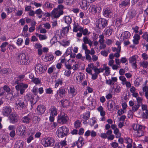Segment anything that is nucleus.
<instances>
[{
    "instance_id": "nucleus-13",
    "label": "nucleus",
    "mask_w": 148,
    "mask_h": 148,
    "mask_svg": "<svg viewBox=\"0 0 148 148\" xmlns=\"http://www.w3.org/2000/svg\"><path fill=\"white\" fill-rule=\"evenodd\" d=\"M12 112V110L10 107L5 106L3 108L2 113L4 116H8Z\"/></svg>"
},
{
    "instance_id": "nucleus-49",
    "label": "nucleus",
    "mask_w": 148,
    "mask_h": 148,
    "mask_svg": "<svg viewBox=\"0 0 148 148\" xmlns=\"http://www.w3.org/2000/svg\"><path fill=\"white\" fill-rule=\"evenodd\" d=\"M136 100L137 101V104H139V105H140V104H142V101L143 100V99L139 97H138L136 98Z\"/></svg>"
},
{
    "instance_id": "nucleus-46",
    "label": "nucleus",
    "mask_w": 148,
    "mask_h": 148,
    "mask_svg": "<svg viewBox=\"0 0 148 148\" xmlns=\"http://www.w3.org/2000/svg\"><path fill=\"white\" fill-rule=\"evenodd\" d=\"M115 105V102L113 101H111L110 102L109 105L108 106V107L110 110H111L114 106Z\"/></svg>"
},
{
    "instance_id": "nucleus-28",
    "label": "nucleus",
    "mask_w": 148,
    "mask_h": 148,
    "mask_svg": "<svg viewBox=\"0 0 148 148\" xmlns=\"http://www.w3.org/2000/svg\"><path fill=\"white\" fill-rule=\"evenodd\" d=\"M97 8L95 5L90 6L89 9V11L92 14H95L97 12Z\"/></svg>"
},
{
    "instance_id": "nucleus-47",
    "label": "nucleus",
    "mask_w": 148,
    "mask_h": 148,
    "mask_svg": "<svg viewBox=\"0 0 148 148\" xmlns=\"http://www.w3.org/2000/svg\"><path fill=\"white\" fill-rule=\"evenodd\" d=\"M140 65L145 68H147L148 66V62L147 61H143L142 62H140Z\"/></svg>"
},
{
    "instance_id": "nucleus-29",
    "label": "nucleus",
    "mask_w": 148,
    "mask_h": 148,
    "mask_svg": "<svg viewBox=\"0 0 148 148\" xmlns=\"http://www.w3.org/2000/svg\"><path fill=\"white\" fill-rule=\"evenodd\" d=\"M125 140L126 141V143L128 144V145L127 146V148H131L132 146V139L129 138H126Z\"/></svg>"
},
{
    "instance_id": "nucleus-9",
    "label": "nucleus",
    "mask_w": 148,
    "mask_h": 148,
    "mask_svg": "<svg viewBox=\"0 0 148 148\" xmlns=\"http://www.w3.org/2000/svg\"><path fill=\"white\" fill-rule=\"evenodd\" d=\"M69 118L66 114H62L58 116V123L63 124L66 123L68 121Z\"/></svg>"
},
{
    "instance_id": "nucleus-19",
    "label": "nucleus",
    "mask_w": 148,
    "mask_h": 148,
    "mask_svg": "<svg viewBox=\"0 0 148 148\" xmlns=\"http://www.w3.org/2000/svg\"><path fill=\"white\" fill-rule=\"evenodd\" d=\"M89 4V3H88L86 0H83L80 3V5L82 9L84 10H86L87 9Z\"/></svg>"
},
{
    "instance_id": "nucleus-30",
    "label": "nucleus",
    "mask_w": 148,
    "mask_h": 148,
    "mask_svg": "<svg viewBox=\"0 0 148 148\" xmlns=\"http://www.w3.org/2000/svg\"><path fill=\"white\" fill-rule=\"evenodd\" d=\"M130 3L129 0H127L123 1L121 2V3L119 4V6L120 8L124 6H126L129 5Z\"/></svg>"
},
{
    "instance_id": "nucleus-64",
    "label": "nucleus",
    "mask_w": 148,
    "mask_h": 148,
    "mask_svg": "<svg viewBox=\"0 0 148 148\" xmlns=\"http://www.w3.org/2000/svg\"><path fill=\"white\" fill-rule=\"evenodd\" d=\"M55 68V67L53 66H52L49 68L48 71V73L49 74H51L53 72V70Z\"/></svg>"
},
{
    "instance_id": "nucleus-58",
    "label": "nucleus",
    "mask_w": 148,
    "mask_h": 148,
    "mask_svg": "<svg viewBox=\"0 0 148 148\" xmlns=\"http://www.w3.org/2000/svg\"><path fill=\"white\" fill-rule=\"evenodd\" d=\"M69 29V27H65L63 28L62 30V32L64 34H66L68 32Z\"/></svg>"
},
{
    "instance_id": "nucleus-59",
    "label": "nucleus",
    "mask_w": 148,
    "mask_h": 148,
    "mask_svg": "<svg viewBox=\"0 0 148 148\" xmlns=\"http://www.w3.org/2000/svg\"><path fill=\"white\" fill-rule=\"evenodd\" d=\"M35 47L36 48L39 49H41L42 46L40 44L37 43L35 45Z\"/></svg>"
},
{
    "instance_id": "nucleus-42",
    "label": "nucleus",
    "mask_w": 148,
    "mask_h": 148,
    "mask_svg": "<svg viewBox=\"0 0 148 148\" xmlns=\"http://www.w3.org/2000/svg\"><path fill=\"white\" fill-rule=\"evenodd\" d=\"M97 110L98 111L100 112V114L102 116H104L105 114V112L103 110V107L100 106L99 107Z\"/></svg>"
},
{
    "instance_id": "nucleus-5",
    "label": "nucleus",
    "mask_w": 148,
    "mask_h": 148,
    "mask_svg": "<svg viewBox=\"0 0 148 148\" xmlns=\"http://www.w3.org/2000/svg\"><path fill=\"white\" fill-rule=\"evenodd\" d=\"M54 142L55 140L52 138L48 137L44 139L42 144L45 147H52L54 145Z\"/></svg>"
},
{
    "instance_id": "nucleus-18",
    "label": "nucleus",
    "mask_w": 148,
    "mask_h": 148,
    "mask_svg": "<svg viewBox=\"0 0 148 148\" xmlns=\"http://www.w3.org/2000/svg\"><path fill=\"white\" fill-rule=\"evenodd\" d=\"M36 109L37 113L38 114H42L45 111L46 108L43 105H39L37 107Z\"/></svg>"
},
{
    "instance_id": "nucleus-62",
    "label": "nucleus",
    "mask_w": 148,
    "mask_h": 148,
    "mask_svg": "<svg viewBox=\"0 0 148 148\" xmlns=\"http://www.w3.org/2000/svg\"><path fill=\"white\" fill-rule=\"evenodd\" d=\"M146 84L147 82H146L145 83V86L143 88V92H145L148 91V87L146 86Z\"/></svg>"
},
{
    "instance_id": "nucleus-11",
    "label": "nucleus",
    "mask_w": 148,
    "mask_h": 148,
    "mask_svg": "<svg viewBox=\"0 0 148 148\" xmlns=\"http://www.w3.org/2000/svg\"><path fill=\"white\" fill-rule=\"evenodd\" d=\"M35 70L39 73H42L45 72L47 68L44 67L41 64H38L35 67Z\"/></svg>"
},
{
    "instance_id": "nucleus-4",
    "label": "nucleus",
    "mask_w": 148,
    "mask_h": 148,
    "mask_svg": "<svg viewBox=\"0 0 148 148\" xmlns=\"http://www.w3.org/2000/svg\"><path fill=\"white\" fill-rule=\"evenodd\" d=\"M9 119L10 123L15 124L20 120L18 115L15 113H12L9 116Z\"/></svg>"
},
{
    "instance_id": "nucleus-34",
    "label": "nucleus",
    "mask_w": 148,
    "mask_h": 148,
    "mask_svg": "<svg viewBox=\"0 0 148 148\" xmlns=\"http://www.w3.org/2000/svg\"><path fill=\"white\" fill-rule=\"evenodd\" d=\"M69 93L72 97L76 95V92L75 91V88L73 87H70L69 90Z\"/></svg>"
},
{
    "instance_id": "nucleus-33",
    "label": "nucleus",
    "mask_w": 148,
    "mask_h": 148,
    "mask_svg": "<svg viewBox=\"0 0 148 148\" xmlns=\"http://www.w3.org/2000/svg\"><path fill=\"white\" fill-rule=\"evenodd\" d=\"M123 40L127 39L129 38L131 36L130 33L128 31H125L123 33Z\"/></svg>"
},
{
    "instance_id": "nucleus-60",
    "label": "nucleus",
    "mask_w": 148,
    "mask_h": 148,
    "mask_svg": "<svg viewBox=\"0 0 148 148\" xmlns=\"http://www.w3.org/2000/svg\"><path fill=\"white\" fill-rule=\"evenodd\" d=\"M38 88L34 86L33 87L32 91L34 93V94L35 95V96L37 95V94L38 93Z\"/></svg>"
},
{
    "instance_id": "nucleus-35",
    "label": "nucleus",
    "mask_w": 148,
    "mask_h": 148,
    "mask_svg": "<svg viewBox=\"0 0 148 148\" xmlns=\"http://www.w3.org/2000/svg\"><path fill=\"white\" fill-rule=\"evenodd\" d=\"M7 136L6 135L1 134L0 136V140H1V143H5L7 142L6 138Z\"/></svg>"
},
{
    "instance_id": "nucleus-52",
    "label": "nucleus",
    "mask_w": 148,
    "mask_h": 148,
    "mask_svg": "<svg viewBox=\"0 0 148 148\" xmlns=\"http://www.w3.org/2000/svg\"><path fill=\"white\" fill-rule=\"evenodd\" d=\"M121 22L122 18H119L117 19L116 23L117 24V25L119 26L120 25H121Z\"/></svg>"
},
{
    "instance_id": "nucleus-2",
    "label": "nucleus",
    "mask_w": 148,
    "mask_h": 148,
    "mask_svg": "<svg viewBox=\"0 0 148 148\" xmlns=\"http://www.w3.org/2000/svg\"><path fill=\"white\" fill-rule=\"evenodd\" d=\"M97 27L102 29L107 25L108 21L104 18H100L97 20Z\"/></svg>"
},
{
    "instance_id": "nucleus-50",
    "label": "nucleus",
    "mask_w": 148,
    "mask_h": 148,
    "mask_svg": "<svg viewBox=\"0 0 148 148\" xmlns=\"http://www.w3.org/2000/svg\"><path fill=\"white\" fill-rule=\"evenodd\" d=\"M121 52V50H120V48H118V49L117 50V52L115 53L114 54V57H116V58H119L120 56V53Z\"/></svg>"
},
{
    "instance_id": "nucleus-12",
    "label": "nucleus",
    "mask_w": 148,
    "mask_h": 148,
    "mask_svg": "<svg viewBox=\"0 0 148 148\" xmlns=\"http://www.w3.org/2000/svg\"><path fill=\"white\" fill-rule=\"evenodd\" d=\"M66 92V88L63 87H61L57 91L56 95L57 97L59 96L60 97H63L65 96Z\"/></svg>"
},
{
    "instance_id": "nucleus-1",
    "label": "nucleus",
    "mask_w": 148,
    "mask_h": 148,
    "mask_svg": "<svg viewBox=\"0 0 148 148\" xmlns=\"http://www.w3.org/2000/svg\"><path fill=\"white\" fill-rule=\"evenodd\" d=\"M69 132V130L65 126L59 127L57 131V135L59 138H62L66 136Z\"/></svg>"
},
{
    "instance_id": "nucleus-10",
    "label": "nucleus",
    "mask_w": 148,
    "mask_h": 148,
    "mask_svg": "<svg viewBox=\"0 0 148 148\" xmlns=\"http://www.w3.org/2000/svg\"><path fill=\"white\" fill-rule=\"evenodd\" d=\"M63 11H60L59 9H55L53 10L51 14L55 18H57L63 14Z\"/></svg>"
},
{
    "instance_id": "nucleus-27",
    "label": "nucleus",
    "mask_w": 148,
    "mask_h": 148,
    "mask_svg": "<svg viewBox=\"0 0 148 148\" xmlns=\"http://www.w3.org/2000/svg\"><path fill=\"white\" fill-rule=\"evenodd\" d=\"M61 105L63 107H66L69 105L70 102L69 100L66 99H63L60 102Z\"/></svg>"
},
{
    "instance_id": "nucleus-51",
    "label": "nucleus",
    "mask_w": 148,
    "mask_h": 148,
    "mask_svg": "<svg viewBox=\"0 0 148 148\" xmlns=\"http://www.w3.org/2000/svg\"><path fill=\"white\" fill-rule=\"evenodd\" d=\"M45 57L46 58H48V60L49 61L52 60L54 58V56L53 55H48L47 56H45Z\"/></svg>"
},
{
    "instance_id": "nucleus-24",
    "label": "nucleus",
    "mask_w": 148,
    "mask_h": 148,
    "mask_svg": "<svg viewBox=\"0 0 148 148\" xmlns=\"http://www.w3.org/2000/svg\"><path fill=\"white\" fill-rule=\"evenodd\" d=\"M84 144V141L82 137L79 138L78 141L76 142V145L78 148L81 147Z\"/></svg>"
},
{
    "instance_id": "nucleus-43",
    "label": "nucleus",
    "mask_w": 148,
    "mask_h": 148,
    "mask_svg": "<svg viewBox=\"0 0 148 148\" xmlns=\"http://www.w3.org/2000/svg\"><path fill=\"white\" fill-rule=\"evenodd\" d=\"M114 133L116 135V137L117 138H118L120 137L121 134L119 132V130L118 128H116L114 130Z\"/></svg>"
},
{
    "instance_id": "nucleus-23",
    "label": "nucleus",
    "mask_w": 148,
    "mask_h": 148,
    "mask_svg": "<svg viewBox=\"0 0 148 148\" xmlns=\"http://www.w3.org/2000/svg\"><path fill=\"white\" fill-rule=\"evenodd\" d=\"M31 121V119L29 115L24 116L21 119V121L25 123H29Z\"/></svg>"
},
{
    "instance_id": "nucleus-22",
    "label": "nucleus",
    "mask_w": 148,
    "mask_h": 148,
    "mask_svg": "<svg viewBox=\"0 0 148 148\" xmlns=\"http://www.w3.org/2000/svg\"><path fill=\"white\" fill-rule=\"evenodd\" d=\"M24 143L22 140L17 141L14 145L15 148H23Z\"/></svg>"
},
{
    "instance_id": "nucleus-36",
    "label": "nucleus",
    "mask_w": 148,
    "mask_h": 148,
    "mask_svg": "<svg viewBox=\"0 0 148 148\" xmlns=\"http://www.w3.org/2000/svg\"><path fill=\"white\" fill-rule=\"evenodd\" d=\"M8 43L7 42H3L1 45L0 47L1 51L3 52H4L6 51L5 47L8 45Z\"/></svg>"
},
{
    "instance_id": "nucleus-48",
    "label": "nucleus",
    "mask_w": 148,
    "mask_h": 148,
    "mask_svg": "<svg viewBox=\"0 0 148 148\" xmlns=\"http://www.w3.org/2000/svg\"><path fill=\"white\" fill-rule=\"evenodd\" d=\"M99 38H100L99 42L101 44H102L104 43V36L102 34L99 36Z\"/></svg>"
},
{
    "instance_id": "nucleus-17",
    "label": "nucleus",
    "mask_w": 148,
    "mask_h": 148,
    "mask_svg": "<svg viewBox=\"0 0 148 148\" xmlns=\"http://www.w3.org/2000/svg\"><path fill=\"white\" fill-rule=\"evenodd\" d=\"M136 14L135 10L134 9H131L128 12L127 17H129L130 19H132L135 16Z\"/></svg>"
},
{
    "instance_id": "nucleus-25",
    "label": "nucleus",
    "mask_w": 148,
    "mask_h": 148,
    "mask_svg": "<svg viewBox=\"0 0 148 148\" xmlns=\"http://www.w3.org/2000/svg\"><path fill=\"white\" fill-rule=\"evenodd\" d=\"M55 88H57L59 85L61 86L63 84V79L62 78H59L55 81Z\"/></svg>"
},
{
    "instance_id": "nucleus-44",
    "label": "nucleus",
    "mask_w": 148,
    "mask_h": 148,
    "mask_svg": "<svg viewBox=\"0 0 148 148\" xmlns=\"http://www.w3.org/2000/svg\"><path fill=\"white\" fill-rule=\"evenodd\" d=\"M40 118L38 116H35L33 118V122L35 123H38L39 122L40 120Z\"/></svg>"
},
{
    "instance_id": "nucleus-32",
    "label": "nucleus",
    "mask_w": 148,
    "mask_h": 148,
    "mask_svg": "<svg viewBox=\"0 0 148 148\" xmlns=\"http://www.w3.org/2000/svg\"><path fill=\"white\" fill-rule=\"evenodd\" d=\"M112 32V29L111 27L107 29L104 33V34L107 36H108L111 35Z\"/></svg>"
},
{
    "instance_id": "nucleus-57",
    "label": "nucleus",
    "mask_w": 148,
    "mask_h": 148,
    "mask_svg": "<svg viewBox=\"0 0 148 148\" xmlns=\"http://www.w3.org/2000/svg\"><path fill=\"white\" fill-rule=\"evenodd\" d=\"M142 36L144 39L148 42V34L147 33H144Z\"/></svg>"
},
{
    "instance_id": "nucleus-37",
    "label": "nucleus",
    "mask_w": 148,
    "mask_h": 148,
    "mask_svg": "<svg viewBox=\"0 0 148 148\" xmlns=\"http://www.w3.org/2000/svg\"><path fill=\"white\" fill-rule=\"evenodd\" d=\"M43 6L49 8H53L54 6L53 4L47 1L43 5Z\"/></svg>"
},
{
    "instance_id": "nucleus-15",
    "label": "nucleus",
    "mask_w": 148,
    "mask_h": 148,
    "mask_svg": "<svg viewBox=\"0 0 148 148\" xmlns=\"http://www.w3.org/2000/svg\"><path fill=\"white\" fill-rule=\"evenodd\" d=\"M17 132L21 136L25 135L26 133V128L24 125H21L17 128Z\"/></svg>"
},
{
    "instance_id": "nucleus-8",
    "label": "nucleus",
    "mask_w": 148,
    "mask_h": 148,
    "mask_svg": "<svg viewBox=\"0 0 148 148\" xmlns=\"http://www.w3.org/2000/svg\"><path fill=\"white\" fill-rule=\"evenodd\" d=\"M18 62L20 64H27V60L26 58V55L25 53H21L18 56Z\"/></svg>"
},
{
    "instance_id": "nucleus-26",
    "label": "nucleus",
    "mask_w": 148,
    "mask_h": 148,
    "mask_svg": "<svg viewBox=\"0 0 148 148\" xmlns=\"http://www.w3.org/2000/svg\"><path fill=\"white\" fill-rule=\"evenodd\" d=\"M83 40L84 44H88L90 47H91L92 45V42L87 37H85L83 38Z\"/></svg>"
},
{
    "instance_id": "nucleus-63",
    "label": "nucleus",
    "mask_w": 148,
    "mask_h": 148,
    "mask_svg": "<svg viewBox=\"0 0 148 148\" xmlns=\"http://www.w3.org/2000/svg\"><path fill=\"white\" fill-rule=\"evenodd\" d=\"M71 74V71L70 70H66L64 72V74L67 77H69Z\"/></svg>"
},
{
    "instance_id": "nucleus-7",
    "label": "nucleus",
    "mask_w": 148,
    "mask_h": 148,
    "mask_svg": "<svg viewBox=\"0 0 148 148\" xmlns=\"http://www.w3.org/2000/svg\"><path fill=\"white\" fill-rule=\"evenodd\" d=\"M36 99L34 98V96L32 94L28 93L25 96V99H27L30 101L31 104H35L39 99V97L38 96H36Z\"/></svg>"
},
{
    "instance_id": "nucleus-20",
    "label": "nucleus",
    "mask_w": 148,
    "mask_h": 148,
    "mask_svg": "<svg viewBox=\"0 0 148 148\" xmlns=\"http://www.w3.org/2000/svg\"><path fill=\"white\" fill-rule=\"evenodd\" d=\"M145 127L143 126L141 127V129L138 131L136 132V136L138 137H140L143 136L144 135L145 131Z\"/></svg>"
},
{
    "instance_id": "nucleus-16",
    "label": "nucleus",
    "mask_w": 148,
    "mask_h": 148,
    "mask_svg": "<svg viewBox=\"0 0 148 148\" xmlns=\"http://www.w3.org/2000/svg\"><path fill=\"white\" fill-rule=\"evenodd\" d=\"M129 60L130 63L132 64L133 68L135 69H136L137 66L136 64V56H134L130 57Z\"/></svg>"
},
{
    "instance_id": "nucleus-56",
    "label": "nucleus",
    "mask_w": 148,
    "mask_h": 148,
    "mask_svg": "<svg viewBox=\"0 0 148 148\" xmlns=\"http://www.w3.org/2000/svg\"><path fill=\"white\" fill-rule=\"evenodd\" d=\"M53 90L51 88L47 89L46 90V93L47 94H51L53 93Z\"/></svg>"
},
{
    "instance_id": "nucleus-61",
    "label": "nucleus",
    "mask_w": 148,
    "mask_h": 148,
    "mask_svg": "<svg viewBox=\"0 0 148 148\" xmlns=\"http://www.w3.org/2000/svg\"><path fill=\"white\" fill-rule=\"evenodd\" d=\"M39 37L40 40H43L47 38V37L45 35H43L40 34L39 36Z\"/></svg>"
},
{
    "instance_id": "nucleus-54",
    "label": "nucleus",
    "mask_w": 148,
    "mask_h": 148,
    "mask_svg": "<svg viewBox=\"0 0 148 148\" xmlns=\"http://www.w3.org/2000/svg\"><path fill=\"white\" fill-rule=\"evenodd\" d=\"M9 69L4 68L2 69L1 73L2 74H8V73Z\"/></svg>"
},
{
    "instance_id": "nucleus-40",
    "label": "nucleus",
    "mask_w": 148,
    "mask_h": 148,
    "mask_svg": "<svg viewBox=\"0 0 148 148\" xmlns=\"http://www.w3.org/2000/svg\"><path fill=\"white\" fill-rule=\"evenodd\" d=\"M65 22L67 24L69 25L72 22V19L69 16L65 17Z\"/></svg>"
},
{
    "instance_id": "nucleus-14",
    "label": "nucleus",
    "mask_w": 148,
    "mask_h": 148,
    "mask_svg": "<svg viewBox=\"0 0 148 148\" xmlns=\"http://www.w3.org/2000/svg\"><path fill=\"white\" fill-rule=\"evenodd\" d=\"M129 104L130 106L132 107V111L133 112L137 111L140 106V105L137 103H134L132 101L129 102Z\"/></svg>"
},
{
    "instance_id": "nucleus-41",
    "label": "nucleus",
    "mask_w": 148,
    "mask_h": 148,
    "mask_svg": "<svg viewBox=\"0 0 148 148\" xmlns=\"http://www.w3.org/2000/svg\"><path fill=\"white\" fill-rule=\"evenodd\" d=\"M31 78L32 79V81L33 82L36 84H39L40 82V80L38 78H34L32 76Z\"/></svg>"
},
{
    "instance_id": "nucleus-55",
    "label": "nucleus",
    "mask_w": 148,
    "mask_h": 148,
    "mask_svg": "<svg viewBox=\"0 0 148 148\" xmlns=\"http://www.w3.org/2000/svg\"><path fill=\"white\" fill-rule=\"evenodd\" d=\"M109 69L110 68L108 67H106L104 69V70H105V73L106 74L107 76H108L109 75L110 73V71Z\"/></svg>"
},
{
    "instance_id": "nucleus-45",
    "label": "nucleus",
    "mask_w": 148,
    "mask_h": 148,
    "mask_svg": "<svg viewBox=\"0 0 148 148\" xmlns=\"http://www.w3.org/2000/svg\"><path fill=\"white\" fill-rule=\"evenodd\" d=\"M12 98H15L17 97L19 95L18 90L12 92Z\"/></svg>"
},
{
    "instance_id": "nucleus-21",
    "label": "nucleus",
    "mask_w": 148,
    "mask_h": 148,
    "mask_svg": "<svg viewBox=\"0 0 148 148\" xmlns=\"http://www.w3.org/2000/svg\"><path fill=\"white\" fill-rule=\"evenodd\" d=\"M16 89L18 90L20 89H25L28 87V85L26 84H25L23 83H21L19 84L16 85Z\"/></svg>"
},
{
    "instance_id": "nucleus-3",
    "label": "nucleus",
    "mask_w": 148,
    "mask_h": 148,
    "mask_svg": "<svg viewBox=\"0 0 148 148\" xmlns=\"http://www.w3.org/2000/svg\"><path fill=\"white\" fill-rule=\"evenodd\" d=\"M48 112L50 114L49 121L53 122L54 121L55 116L57 114V110L55 107L52 106L49 110Z\"/></svg>"
},
{
    "instance_id": "nucleus-39",
    "label": "nucleus",
    "mask_w": 148,
    "mask_h": 148,
    "mask_svg": "<svg viewBox=\"0 0 148 148\" xmlns=\"http://www.w3.org/2000/svg\"><path fill=\"white\" fill-rule=\"evenodd\" d=\"M103 15L106 17H109L111 12L110 10L108 9H105L103 10Z\"/></svg>"
},
{
    "instance_id": "nucleus-53",
    "label": "nucleus",
    "mask_w": 148,
    "mask_h": 148,
    "mask_svg": "<svg viewBox=\"0 0 148 148\" xmlns=\"http://www.w3.org/2000/svg\"><path fill=\"white\" fill-rule=\"evenodd\" d=\"M3 89L7 92H9L10 90V88L7 85H5L3 86Z\"/></svg>"
},
{
    "instance_id": "nucleus-38",
    "label": "nucleus",
    "mask_w": 148,
    "mask_h": 148,
    "mask_svg": "<svg viewBox=\"0 0 148 148\" xmlns=\"http://www.w3.org/2000/svg\"><path fill=\"white\" fill-rule=\"evenodd\" d=\"M90 115V112L87 111L85 114L83 115L82 118L84 120L86 121L89 119Z\"/></svg>"
},
{
    "instance_id": "nucleus-6",
    "label": "nucleus",
    "mask_w": 148,
    "mask_h": 148,
    "mask_svg": "<svg viewBox=\"0 0 148 148\" xmlns=\"http://www.w3.org/2000/svg\"><path fill=\"white\" fill-rule=\"evenodd\" d=\"M16 104L18 107L21 108L23 109L27 106V101L26 99L20 98L16 101Z\"/></svg>"
},
{
    "instance_id": "nucleus-31",
    "label": "nucleus",
    "mask_w": 148,
    "mask_h": 148,
    "mask_svg": "<svg viewBox=\"0 0 148 148\" xmlns=\"http://www.w3.org/2000/svg\"><path fill=\"white\" fill-rule=\"evenodd\" d=\"M143 126L139 124H135L133 125V128L134 130L137 132L140 130L141 129V127Z\"/></svg>"
}]
</instances>
